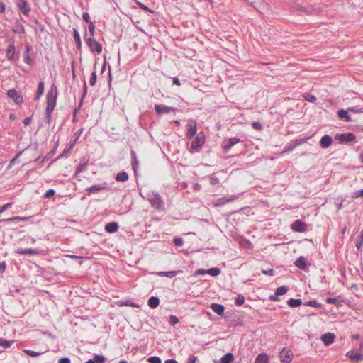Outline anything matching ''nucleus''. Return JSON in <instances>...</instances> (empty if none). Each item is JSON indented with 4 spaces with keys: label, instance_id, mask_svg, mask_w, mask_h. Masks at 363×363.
<instances>
[{
    "label": "nucleus",
    "instance_id": "obj_1",
    "mask_svg": "<svg viewBox=\"0 0 363 363\" xmlns=\"http://www.w3.org/2000/svg\"><path fill=\"white\" fill-rule=\"evenodd\" d=\"M57 94V86L52 84L46 94L45 120L48 124L50 123L52 120V113L56 106Z\"/></svg>",
    "mask_w": 363,
    "mask_h": 363
},
{
    "label": "nucleus",
    "instance_id": "obj_2",
    "mask_svg": "<svg viewBox=\"0 0 363 363\" xmlns=\"http://www.w3.org/2000/svg\"><path fill=\"white\" fill-rule=\"evenodd\" d=\"M150 203V205L157 209L162 210L164 208V202L160 194L155 191H147L144 196Z\"/></svg>",
    "mask_w": 363,
    "mask_h": 363
},
{
    "label": "nucleus",
    "instance_id": "obj_3",
    "mask_svg": "<svg viewBox=\"0 0 363 363\" xmlns=\"http://www.w3.org/2000/svg\"><path fill=\"white\" fill-rule=\"evenodd\" d=\"M85 41L91 52H97L98 54H100L102 52V45L94 38L85 37Z\"/></svg>",
    "mask_w": 363,
    "mask_h": 363
},
{
    "label": "nucleus",
    "instance_id": "obj_4",
    "mask_svg": "<svg viewBox=\"0 0 363 363\" xmlns=\"http://www.w3.org/2000/svg\"><path fill=\"white\" fill-rule=\"evenodd\" d=\"M335 139L336 140H338L340 143H349L354 142L356 139V136L352 133H340V134H336L335 136Z\"/></svg>",
    "mask_w": 363,
    "mask_h": 363
},
{
    "label": "nucleus",
    "instance_id": "obj_5",
    "mask_svg": "<svg viewBox=\"0 0 363 363\" xmlns=\"http://www.w3.org/2000/svg\"><path fill=\"white\" fill-rule=\"evenodd\" d=\"M205 143V135L203 132H199L192 140L191 144V148L196 150L203 145Z\"/></svg>",
    "mask_w": 363,
    "mask_h": 363
},
{
    "label": "nucleus",
    "instance_id": "obj_6",
    "mask_svg": "<svg viewBox=\"0 0 363 363\" xmlns=\"http://www.w3.org/2000/svg\"><path fill=\"white\" fill-rule=\"evenodd\" d=\"M155 110L157 114L162 115L169 113L172 111H175L176 108L163 104H156L155 106Z\"/></svg>",
    "mask_w": 363,
    "mask_h": 363
},
{
    "label": "nucleus",
    "instance_id": "obj_7",
    "mask_svg": "<svg viewBox=\"0 0 363 363\" xmlns=\"http://www.w3.org/2000/svg\"><path fill=\"white\" fill-rule=\"evenodd\" d=\"M279 357L282 363H290L292 360V353L290 350L284 347L280 352Z\"/></svg>",
    "mask_w": 363,
    "mask_h": 363
},
{
    "label": "nucleus",
    "instance_id": "obj_8",
    "mask_svg": "<svg viewBox=\"0 0 363 363\" xmlns=\"http://www.w3.org/2000/svg\"><path fill=\"white\" fill-rule=\"evenodd\" d=\"M7 96L8 97L12 99L13 101L18 105L21 104L23 101V96L18 94L15 89H9L7 91Z\"/></svg>",
    "mask_w": 363,
    "mask_h": 363
},
{
    "label": "nucleus",
    "instance_id": "obj_9",
    "mask_svg": "<svg viewBox=\"0 0 363 363\" xmlns=\"http://www.w3.org/2000/svg\"><path fill=\"white\" fill-rule=\"evenodd\" d=\"M305 141H306L305 139H296L292 143H287L285 145V147L282 151V153H286L289 152H291L296 147L303 144V143H305Z\"/></svg>",
    "mask_w": 363,
    "mask_h": 363
},
{
    "label": "nucleus",
    "instance_id": "obj_10",
    "mask_svg": "<svg viewBox=\"0 0 363 363\" xmlns=\"http://www.w3.org/2000/svg\"><path fill=\"white\" fill-rule=\"evenodd\" d=\"M197 128L194 121H190L188 124V129L186 132V137L188 139H192L196 134Z\"/></svg>",
    "mask_w": 363,
    "mask_h": 363
},
{
    "label": "nucleus",
    "instance_id": "obj_11",
    "mask_svg": "<svg viewBox=\"0 0 363 363\" xmlns=\"http://www.w3.org/2000/svg\"><path fill=\"white\" fill-rule=\"evenodd\" d=\"M306 224L301 220H296L291 225V229L298 233L306 231Z\"/></svg>",
    "mask_w": 363,
    "mask_h": 363
},
{
    "label": "nucleus",
    "instance_id": "obj_12",
    "mask_svg": "<svg viewBox=\"0 0 363 363\" xmlns=\"http://www.w3.org/2000/svg\"><path fill=\"white\" fill-rule=\"evenodd\" d=\"M320 338L325 346H329L335 341V335L333 333L328 332L323 334Z\"/></svg>",
    "mask_w": 363,
    "mask_h": 363
},
{
    "label": "nucleus",
    "instance_id": "obj_13",
    "mask_svg": "<svg viewBox=\"0 0 363 363\" xmlns=\"http://www.w3.org/2000/svg\"><path fill=\"white\" fill-rule=\"evenodd\" d=\"M16 49L14 46V41H11L6 49V57L9 61L15 60Z\"/></svg>",
    "mask_w": 363,
    "mask_h": 363
},
{
    "label": "nucleus",
    "instance_id": "obj_14",
    "mask_svg": "<svg viewBox=\"0 0 363 363\" xmlns=\"http://www.w3.org/2000/svg\"><path fill=\"white\" fill-rule=\"evenodd\" d=\"M240 141V139H238L237 138H229L222 145L224 152H228L233 145L238 143Z\"/></svg>",
    "mask_w": 363,
    "mask_h": 363
},
{
    "label": "nucleus",
    "instance_id": "obj_15",
    "mask_svg": "<svg viewBox=\"0 0 363 363\" xmlns=\"http://www.w3.org/2000/svg\"><path fill=\"white\" fill-rule=\"evenodd\" d=\"M17 5L23 15L28 16L30 7L28 6L26 0H19Z\"/></svg>",
    "mask_w": 363,
    "mask_h": 363
},
{
    "label": "nucleus",
    "instance_id": "obj_16",
    "mask_svg": "<svg viewBox=\"0 0 363 363\" xmlns=\"http://www.w3.org/2000/svg\"><path fill=\"white\" fill-rule=\"evenodd\" d=\"M346 356L355 362L363 360V354L357 352L354 350L348 351L346 353Z\"/></svg>",
    "mask_w": 363,
    "mask_h": 363
},
{
    "label": "nucleus",
    "instance_id": "obj_17",
    "mask_svg": "<svg viewBox=\"0 0 363 363\" xmlns=\"http://www.w3.org/2000/svg\"><path fill=\"white\" fill-rule=\"evenodd\" d=\"M237 199H238V196H235V195H232V196H228V197H222V198H220V199H218L217 200L216 206H223V205L226 204L227 203H230V202L234 201Z\"/></svg>",
    "mask_w": 363,
    "mask_h": 363
},
{
    "label": "nucleus",
    "instance_id": "obj_18",
    "mask_svg": "<svg viewBox=\"0 0 363 363\" xmlns=\"http://www.w3.org/2000/svg\"><path fill=\"white\" fill-rule=\"evenodd\" d=\"M332 143L333 139L331 136L329 135H325L321 138L320 140V146L323 149H326L331 145Z\"/></svg>",
    "mask_w": 363,
    "mask_h": 363
},
{
    "label": "nucleus",
    "instance_id": "obj_19",
    "mask_svg": "<svg viewBox=\"0 0 363 363\" xmlns=\"http://www.w3.org/2000/svg\"><path fill=\"white\" fill-rule=\"evenodd\" d=\"M325 301L327 303L334 304L337 307H341L342 306L344 300L340 296H337L335 298H331V297L327 298L325 299Z\"/></svg>",
    "mask_w": 363,
    "mask_h": 363
},
{
    "label": "nucleus",
    "instance_id": "obj_20",
    "mask_svg": "<svg viewBox=\"0 0 363 363\" xmlns=\"http://www.w3.org/2000/svg\"><path fill=\"white\" fill-rule=\"evenodd\" d=\"M16 254L19 255H34L38 253V250L33 248H18L15 251Z\"/></svg>",
    "mask_w": 363,
    "mask_h": 363
},
{
    "label": "nucleus",
    "instance_id": "obj_21",
    "mask_svg": "<svg viewBox=\"0 0 363 363\" xmlns=\"http://www.w3.org/2000/svg\"><path fill=\"white\" fill-rule=\"evenodd\" d=\"M106 189V184H94L90 187L86 189V191L89 193H95Z\"/></svg>",
    "mask_w": 363,
    "mask_h": 363
},
{
    "label": "nucleus",
    "instance_id": "obj_22",
    "mask_svg": "<svg viewBox=\"0 0 363 363\" xmlns=\"http://www.w3.org/2000/svg\"><path fill=\"white\" fill-rule=\"evenodd\" d=\"M337 116L341 120L346 122H351L353 121L351 116L348 114V111L344 109L339 110L337 111Z\"/></svg>",
    "mask_w": 363,
    "mask_h": 363
},
{
    "label": "nucleus",
    "instance_id": "obj_23",
    "mask_svg": "<svg viewBox=\"0 0 363 363\" xmlns=\"http://www.w3.org/2000/svg\"><path fill=\"white\" fill-rule=\"evenodd\" d=\"M294 265L302 270H305L306 269V258L303 256H300L294 262Z\"/></svg>",
    "mask_w": 363,
    "mask_h": 363
},
{
    "label": "nucleus",
    "instance_id": "obj_24",
    "mask_svg": "<svg viewBox=\"0 0 363 363\" xmlns=\"http://www.w3.org/2000/svg\"><path fill=\"white\" fill-rule=\"evenodd\" d=\"M118 224L116 222H111L105 225V230L109 233H113L118 230Z\"/></svg>",
    "mask_w": 363,
    "mask_h": 363
},
{
    "label": "nucleus",
    "instance_id": "obj_25",
    "mask_svg": "<svg viewBox=\"0 0 363 363\" xmlns=\"http://www.w3.org/2000/svg\"><path fill=\"white\" fill-rule=\"evenodd\" d=\"M211 308L213 311L214 313L219 315H222L224 313L225 308L223 305L218 303H212L211 305Z\"/></svg>",
    "mask_w": 363,
    "mask_h": 363
},
{
    "label": "nucleus",
    "instance_id": "obj_26",
    "mask_svg": "<svg viewBox=\"0 0 363 363\" xmlns=\"http://www.w3.org/2000/svg\"><path fill=\"white\" fill-rule=\"evenodd\" d=\"M23 19L21 18L20 20H16L15 27L13 29V31L16 33H24L25 28L22 23Z\"/></svg>",
    "mask_w": 363,
    "mask_h": 363
},
{
    "label": "nucleus",
    "instance_id": "obj_27",
    "mask_svg": "<svg viewBox=\"0 0 363 363\" xmlns=\"http://www.w3.org/2000/svg\"><path fill=\"white\" fill-rule=\"evenodd\" d=\"M44 89H45L44 82H40L38 85V89L34 95L35 100H38L41 97V96L43 95V94L44 92Z\"/></svg>",
    "mask_w": 363,
    "mask_h": 363
},
{
    "label": "nucleus",
    "instance_id": "obj_28",
    "mask_svg": "<svg viewBox=\"0 0 363 363\" xmlns=\"http://www.w3.org/2000/svg\"><path fill=\"white\" fill-rule=\"evenodd\" d=\"M30 216L28 217H21V216H15L12 218H9L6 219H3L0 220V222H6V223H11V222H16L19 220H28L30 218Z\"/></svg>",
    "mask_w": 363,
    "mask_h": 363
},
{
    "label": "nucleus",
    "instance_id": "obj_29",
    "mask_svg": "<svg viewBox=\"0 0 363 363\" xmlns=\"http://www.w3.org/2000/svg\"><path fill=\"white\" fill-rule=\"evenodd\" d=\"M115 179L118 182H124L128 179V174L126 172L122 171L116 174Z\"/></svg>",
    "mask_w": 363,
    "mask_h": 363
},
{
    "label": "nucleus",
    "instance_id": "obj_30",
    "mask_svg": "<svg viewBox=\"0 0 363 363\" xmlns=\"http://www.w3.org/2000/svg\"><path fill=\"white\" fill-rule=\"evenodd\" d=\"M255 363H269L268 355L264 352L259 354L256 357Z\"/></svg>",
    "mask_w": 363,
    "mask_h": 363
},
{
    "label": "nucleus",
    "instance_id": "obj_31",
    "mask_svg": "<svg viewBox=\"0 0 363 363\" xmlns=\"http://www.w3.org/2000/svg\"><path fill=\"white\" fill-rule=\"evenodd\" d=\"M73 37H74V40L76 43L77 49H79V50L81 49L82 48V42H81V39H80V35L76 28L73 29Z\"/></svg>",
    "mask_w": 363,
    "mask_h": 363
},
{
    "label": "nucleus",
    "instance_id": "obj_32",
    "mask_svg": "<svg viewBox=\"0 0 363 363\" xmlns=\"http://www.w3.org/2000/svg\"><path fill=\"white\" fill-rule=\"evenodd\" d=\"M160 304V299L157 296H151L148 300V306L151 308H156Z\"/></svg>",
    "mask_w": 363,
    "mask_h": 363
},
{
    "label": "nucleus",
    "instance_id": "obj_33",
    "mask_svg": "<svg viewBox=\"0 0 363 363\" xmlns=\"http://www.w3.org/2000/svg\"><path fill=\"white\" fill-rule=\"evenodd\" d=\"M30 51V46L29 45H26L25 47V52H24V59L23 61L25 63L28 65H30L32 63V60L30 57L29 52Z\"/></svg>",
    "mask_w": 363,
    "mask_h": 363
},
{
    "label": "nucleus",
    "instance_id": "obj_34",
    "mask_svg": "<svg viewBox=\"0 0 363 363\" xmlns=\"http://www.w3.org/2000/svg\"><path fill=\"white\" fill-rule=\"evenodd\" d=\"M178 271L159 272H157L156 274L160 277H167L168 278H173L178 274Z\"/></svg>",
    "mask_w": 363,
    "mask_h": 363
},
{
    "label": "nucleus",
    "instance_id": "obj_35",
    "mask_svg": "<svg viewBox=\"0 0 363 363\" xmlns=\"http://www.w3.org/2000/svg\"><path fill=\"white\" fill-rule=\"evenodd\" d=\"M233 360L234 355L232 353L228 352L221 357L220 363H232Z\"/></svg>",
    "mask_w": 363,
    "mask_h": 363
},
{
    "label": "nucleus",
    "instance_id": "obj_36",
    "mask_svg": "<svg viewBox=\"0 0 363 363\" xmlns=\"http://www.w3.org/2000/svg\"><path fill=\"white\" fill-rule=\"evenodd\" d=\"M130 154H131V158H132V167H133V169L134 170V172H136V169L138 167V160L137 159V156H136V153L134 150H131L130 152Z\"/></svg>",
    "mask_w": 363,
    "mask_h": 363
},
{
    "label": "nucleus",
    "instance_id": "obj_37",
    "mask_svg": "<svg viewBox=\"0 0 363 363\" xmlns=\"http://www.w3.org/2000/svg\"><path fill=\"white\" fill-rule=\"evenodd\" d=\"M287 303L291 308H296L301 305L302 301L299 298H290Z\"/></svg>",
    "mask_w": 363,
    "mask_h": 363
},
{
    "label": "nucleus",
    "instance_id": "obj_38",
    "mask_svg": "<svg viewBox=\"0 0 363 363\" xmlns=\"http://www.w3.org/2000/svg\"><path fill=\"white\" fill-rule=\"evenodd\" d=\"M220 272V269L218 267L210 268L207 270V274L211 275L212 277H216L219 275Z\"/></svg>",
    "mask_w": 363,
    "mask_h": 363
},
{
    "label": "nucleus",
    "instance_id": "obj_39",
    "mask_svg": "<svg viewBox=\"0 0 363 363\" xmlns=\"http://www.w3.org/2000/svg\"><path fill=\"white\" fill-rule=\"evenodd\" d=\"M14 342L13 340H7L0 337V346L4 348H9Z\"/></svg>",
    "mask_w": 363,
    "mask_h": 363
},
{
    "label": "nucleus",
    "instance_id": "obj_40",
    "mask_svg": "<svg viewBox=\"0 0 363 363\" xmlns=\"http://www.w3.org/2000/svg\"><path fill=\"white\" fill-rule=\"evenodd\" d=\"M363 245V231L361 232L360 235H359L357 238L356 240V247L358 250H361L362 246Z\"/></svg>",
    "mask_w": 363,
    "mask_h": 363
},
{
    "label": "nucleus",
    "instance_id": "obj_41",
    "mask_svg": "<svg viewBox=\"0 0 363 363\" xmlns=\"http://www.w3.org/2000/svg\"><path fill=\"white\" fill-rule=\"evenodd\" d=\"M288 291H289V288L287 286H282L278 287L276 289L275 293L277 294V295L281 296V295L285 294Z\"/></svg>",
    "mask_w": 363,
    "mask_h": 363
},
{
    "label": "nucleus",
    "instance_id": "obj_42",
    "mask_svg": "<svg viewBox=\"0 0 363 363\" xmlns=\"http://www.w3.org/2000/svg\"><path fill=\"white\" fill-rule=\"evenodd\" d=\"M304 305L307 306L317 308H321V304L318 303L315 300H311V301H306V302L304 303Z\"/></svg>",
    "mask_w": 363,
    "mask_h": 363
},
{
    "label": "nucleus",
    "instance_id": "obj_43",
    "mask_svg": "<svg viewBox=\"0 0 363 363\" xmlns=\"http://www.w3.org/2000/svg\"><path fill=\"white\" fill-rule=\"evenodd\" d=\"M120 306H131V307H134V308H138L139 307V306L134 303L133 301H130V300H128L125 302H121L119 305Z\"/></svg>",
    "mask_w": 363,
    "mask_h": 363
},
{
    "label": "nucleus",
    "instance_id": "obj_44",
    "mask_svg": "<svg viewBox=\"0 0 363 363\" xmlns=\"http://www.w3.org/2000/svg\"><path fill=\"white\" fill-rule=\"evenodd\" d=\"M95 363H104L106 362V357L101 354H95L93 359Z\"/></svg>",
    "mask_w": 363,
    "mask_h": 363
},
{
    "label": "nucleus",
    "instance_id": "obj_45",
    "mask_svg": "<svg viewBox=\"0 0 363 363\" xmlns=\"http://www.w3.org/2000/svg\"><path fill=\"white\" fill-rule=\"evenodd\" d=\"M23 352L32 357H36L42 354V352H35L31 350H23Z\"/></svg>",
    "mask_w": 363,
    "mask_h": 363
},
{
    "label": "nucleus",
    "instance_id": "obj_46",
    "mask_svg": "<svg viewBox=\"0 0 363 363\" xmlns=\"http://www.w3.org/2000/svg\"><path fill=\"white\" fill-rule=\"evenodd\" d=\"M245 302V297L242 294H239L235 298V303L237 306L243 305Z\"/></svg>",
    "mask_w": 363,
    "mask_h": 363
},
{
    "label": "nucleus",
    "instance_id": "obj_47",
    "mask_svg": "<svg viewBox=\"0 0 363 363\" xmlns=\"http://www.w3.org/2000/svg\"><path fill=\"white\" fill-rule=\"evenodd\" d=\"M348 111L352 113H363V106L359 107L358 106H352L348 108Z\"/></svg>",
    "mask_w": 363,
    "mask_h": 363
},
{
    "label": "nucleus",
    "instance_id": "obj_48",
    "mask_svg": "<svg viewBox=\"0 0 363 363\" xmlns=\"http://www.w3.org/2000/svg\"><path fill=\"white\" fill-rule=\"evenodd\" d=\"M304 99L311 103H314L316 101V97L311 94H306L303 96Z\"/></svg>",
    "mask_w": 363,
    "mask_h": 363
},
{
    "label": "nucleus",
    "instance_id": "obj_49",
    "mask_svg": "<svg viewBox=\"0 0 363 363\" xmlns=\"http://www.w3.org/2000/svg\"><path fill=\"white\" fill-rule=\"evenodd\" d=\"M209 178V182H210V184L211 185H216V184H218L219 183V179L214 176V174H211L208 177Z\"/></svg>",
    "mask_w": 363,
    "mask_h": 363
},
{
    "label": "nucleus",
    "instance_id": "obj_50",
    "mask_svg": "<svg viewBox=\"0 0 363 363\" xmlns=\"http://www.w3.org/2000/svg\"><path fill=\"white\" fill-rule=\"evenodd\" d=\"M169 323L172 325H175L176 324H177L179 323V319L177 316H175L174 315H171L169 317Z\"/></svg>",
    "mask_w": 363,
    "mask_h": 363
},
{
    "label": "nucleus",
    "instance_id": "obj_51",
    "mask_svg": "<svg viewBox=\"0 0 363 363\" xmlns=\"http://www.w3.org/2000/svg\"><path fill=\"white\" fill-rule=\"evenodd\" d=\"M96 79H97L96 72V70H94L91 73V78H90V80H89V84H90L91 86H94L96 84Z\"/></svg>",
    "mask_w": 363,
    "mask_h": 363
},
{
    "label": "nucleus",
    "instance_id": "obj_52",
    "mask_svg": "<svg viewBox=\"0 0 363 363\" xmlns=\"http://www.w3.org/2000/svg\"><path fill=\"white\" fill-rule=\"evenodd\" d=\"M147 362L150 363H162V360L157 356H152L147 359Z\"/></svg>",
    "mask_w": 363,
    "mask_h": 363
},
{
    "label": "nucleus",
    "instance_id": "obj_53",
    "mask_svg": "<svg viewBox=\"0 0 363 363\" xmlns=\"http://www.w3.org/2000/svg\"><path fill=\"white\" fill-rule=\"evenodd\" d=\"M95 28L96 27L94 22H90V23H89V33L90 34L91 38H92L94 35Z\"/></svg>",
    "mask_w": 363,
    "mask_h": 363
},
{
    "label": "nucleus",
    "instance_id": "obj_54",
    "mask_svg": "<svg viewBox=\"0 0 363 363\" xmlns=\"http://www.w3.org/2000/svg\"><path fill=\"white\" fill-rule=\"evenodd\" d=\"M173 242L174 244L177 247L182 246L184 243L183 239L181 238H174Z\"/></svg>",
    "mask_w": 363,
    "mask_h": 363
},
{
    "label": "nucleus",
    "instance_id": "obj_55",
    "mask_svg": "<svg viewBox=\"0 0 363 363\" xmlns=\"http://www.w3.org/2000/svg\"><path fill=\"white\" fill-rule=\"evenodd\" d=\"M137 4L138 5V6L143 9V11H147V12H150V13H152L153 11L149 9L147 6H146L145 5H144L143 3L141 2H137Z\"/></svg>",
    "mask_w": 363,
    "mask_h": 363
},
{
    "label": "nucleus",
    "instance_id": "obj_56",
    "mask_svg": "<svg viewBox=\"0 0 363 363\" xmlns=\"http://www.w3.org/2000/svg\"><path fill=\"white\" fill-rule=\"evenodd\" d=\"M254 129L260 130L262 129V125L258 121H254L252 124Z\"/></svg>",
    "mask_w": 363,
    "mask_h": 363
},
{
    "label": "nucleus",
    "instance_id": "obj_57",
    "mask_svg": "<svg viewBox=\"0 0 363 363\" xmlns=\"http://www.w3.org/2000/svg\"><path fill=\"white\" fill-rule=\"evenodd\" d=\"M55 194V191L54 189H50L46 191V193L44 194V198H50L52 196H54Z\"/></svg>",
    "mask_w": 363,
    "mask_h": 363
},
{
    "label": "nucleus",
    "instance_id": "obj_58",
    "mask_svg": "<svg viewBox=\"0 0 363 363\" xmlns=\"http://www.w3.org/2000/svg\"><path fill=\"white\" fill-rule=\"evenodd\" d=\"M13 205V203H7L0 207V213H3Z\"/></svg>",
    "mask_w": 363,
    "mask_h": 363
},
{
    "label": "nucleus",
    "instance_id": "obj_59",
    "mask_svg": "<svg viewBox=\"0 0 363 363\" xmlns=\"http://www.w3.org/2000/svg\"><path fill=\"white\" fill-rule=\"evenodd\" d=\"M196 360H197V357L191 354V355H189V357H188L186 363H196Z\"/></svg>",
    "mask_w": 363,
    "mask_h": 363
},
{
    "label": "nucleus",
    "instance_id": "obj_60",
    "mask_svg": "<svg viewBox=\"0 0 363 363\" xmlns=\"http://www.w3.org/2000/svg\"><path fill=\"white\" fill-rule=\"evenodd\" d=\"M82 18H83L84 21L88 23H90V22H92L90 19V16L88 13H83Z\"/></svg>",
    "mask_w": 363,
    "mask_h": 363
},
{
    "label": "nucleus",
    "instance_id": "obj_61",
    "mask_svg": "<svg viewBox=\"0 0 363 363\" xmlns=\"http://www.w3.org/2000/svg\"><path fill=\"white\" fill-rule=\"evenodd\" d=\"M86 168V164H80L77 167L76 169V174H79L82 172H83Z\"/></svg>",
    "mask_w": 363,
    "mask_h": 363
},
{
    "label": "nucleus",
    "instance_id": "obj_62",
    "mask_svg": "<svg viewBox=\"0 0 363 363\" xmlns=\"http://www.w3.org/2000/svg\"><path fill=\"white\" fill-rule=\"evenodd\" d=\"M262 272L266 275H269V276L274 275V270L273 269H269L267 270H262Z\"/></svg>",
    "mask_w": 363,
    "mask_h": 363
},
{
    "label": "nucleus",
    "instance_id": "obj_63",
    "mask_svg": "<svg viewBox=\"0 0 363 363\" xmlns=\"http://www.w3.org/2000/svg\"><path fill=\"white\" fill-rule=\"evenodd\" d=\"M207 274V270L203 269H199L195 272V275H204Z\"/></svg>",
    "mask_w": 363,
    "mask_h": 363
},
{
    "label": "nucleus",
    "instance_id": "obj_64",
    "mask_svg": "<svg viewBox=\"0 0 363 363\" xmlns=\"http://www.w3.org/2000/svg\"><path fill=\"white\" fill-rule=\"evenodd\" d=\"M58 363H71L70 359L68 357H62L60 359Z\"/></svg>",
    "mask_w": 363,
    "mask_h": 363
}]
</instances>
